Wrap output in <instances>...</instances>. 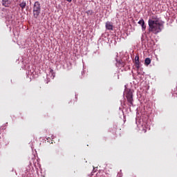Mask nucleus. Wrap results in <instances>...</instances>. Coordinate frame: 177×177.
<instances>
[{
	"instance_id": "nucleus-1",
	"label": "nucleus",
	"mask_w": 177,
	"mask_h": 177,
	"mask_svg": "<svg viewBox=\"0 0 177 177\" xmlns=\"http://www.w3.org/2000/svg\"><path fill=\"white\" fill-rule=\"evenodd\" d=\"M148 25L149 32H152L153 34H155V35H157V34L161 32L164 28V23H161L158 20L149 19Z\"/></svg>"
},
{
	"instance_id": "nucleus-2",
	"label": "nucleus",
	"mask_w": 177,
	"mask_h": 177,
	"mask_svg": "<svg viewBox=\"0 0 177 177\" xmlns=\"http://www.w3.org/2000/svg\"><path fill=\"white\" fill-rule=\"evenodd\" d=\"M125 97L129 106H133V93L129 88H127L124 91Z\"/></svg>"
},
{
	"instance_id": "nucleus-3",
	"label": "nucleus",
	"mask_w": 177,
	"mask_h": 177,
	"mask_svg": "<svg viewBox=\"0 0 177 177\" xmlns=\"http://www.w3.org/2000/svg\"><path fill=\"white\" fill-rule=\"evenodd\" d=\"M39 13H41V4L39 2L36 1L34 4L33 8V16L35 19H37L39 16Z\"/></svg>"
},
{
	"instance_id": "nucleus-4",
	"label": "nucleus",
	"mask_w": 177,
	"mask_h": 177,
	"mask_svg": "<svg viewBox=\"0 0 177 177\" xmlns=\"http://www.w3.org/2000/svg\"><path fill=\"white\" fill-rule=\"evenodd\" d=\"M135 64H136V68L139 70V68H140V61H139V55H137L135 57Z\"/></svg>"
},
{
	"instance_id": "nucleus-5",
	"label": "nucleus",
	"mask_w": 177,
	"mask_h": 177,
	"mask_svg": "<svg viewBox=\"0 0 177 177\" xmlns=\"http://www.w3.org/2000/svg\"><path fill=\"white\" fill-rule=\"evenodd\" d=\"M1 3L5 8H9V5L12 3L10 2V0H2Z\"/></svg>"
},
{
	"instance_id": "nucleus-6",
	"label": "nucleus",
	"mask_w": 177,
	"mask_h": 177,
	"mask_svg": "<svg viewBox=\"0 0 177 177\" xmlns=\"http://www.w3.org/2000/svg\"><path fill=\"white\" fill-rule=\"evenodd\" d=\"M105 27L106 30H113V23L110 21H106Z\"/></svg>"
},
{
	"instance_id": "nucleus-7",
	"label": "nucleus",
	"mask_w": 177,
	"mask_h": 177,
	"mask_svg": "<svg viewBox=\"0 0 177 177\" xmlns=\"http://www.w3.org/2000/svg\"><path fill=\"white\" fill-rule=\"evenodd\" d=\"M138 24L141 26L142 31H145V30H146V25L145 24V20L143 19H141L138 21Z\"/></svg>"
},
{
	"instance_id": "nucleus-8",
	"label": "nucleus",
	"mask_w": 177,
	"mask_h": 177,
	"mask_svg": "<svg viewBox=\"0 0 177 177\" xmlns=\"http://www.w3.org/2000/svg\"><path fill=\"white\" fill-rule=\"evenodd\" d=\"M19 6L21 10H24L26 8V6H27V3L26 2V1H23L21 3H19Z\"/></svg>"
},
{
	"instance_id": "nucleus-9",
	"label": "nucleus",
	"mask_w": 177,
	"mask_h": 177,
	"mask_svg": "<svg viewBox=\"0 0 177 177\" xmlns=\"http://www.w3.org/2000/svg\"><path fill=\"white\" fill-rule=\"evenodd\" d=\"M150 63H151V59H150V58H146L145 60V66H149V64H150Z\"/></svg>"
},
{
	"instance_id": "nucleus-10",
	"label": "nucleus",
	"mask_w": 177,
	"mask_h": 177,
	"mask_svg": "<svg viewBox=\"0 0 177 177\" xmlns=\"http://www.w3.org/2000/svg\"><path fill=\"white\" fill-rule=\"evenodd\" d=\"M88 16H92L93 15V10H88L86 12Z\"/></svg>"
},
{
	"instance_id": "nucleus-11",
	"label": "nucleus",
	"mask_w": 177,
	"mask_h": 177,
	"mask_svg": "<svg viewBox=\"0 0 177 177\" xmlns=\"http://www.w3.org/2000/svg\"><path fill=\"white\" fill-rule=\"evenodd\" d=\"M50 73H51L53 77H55V73H53V69L50 68Z\"/></svg>"
},
{
	"instance_id": "nucleus-12",
	"label": "nucleus",
	"mask_w": 177,
	"mask_h": 177,
	"mask_svg": "<svg viewBox=\"0 0 177 177\" xmlns=\"http://www.w3.org/2000/svg\"><path fill=\"white\" fill-rule=\"evenodd\" d=\"M143 131H144L145 133H146L147 130L146 129H143Z\"/></svg>"
}]
</instances>
